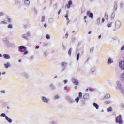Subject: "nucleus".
<instances>
[{
    "instance_id": "1",
    "label": "nucleus",
    "mask_w": 124,
    "mask_h": 124,
    "mask_svg": "<svg viewBox=\"0 0 124 124\" xmlns=\"http://www.w3.org/2000/svg\"><path fill=\"white\" fill-rule=\"evenodd\" d=\"M3 42L8 47H12V46H13V45H14V44L12 43H9V40H8V38L7 37H5L3 38Z\"/></svg>"
},
{
    "instance_id": "2",
    "label": "nucleus",
    "mask_w": 124,
    "mask_h": 124,
    "mask_svg": "<svg viewBox=\"0 0 124 124\" xmlns=\"http://www.w3.org/2000/svg\"><path fill=\"white\" fill-rule=\"evenodd\" d=\"M27 50V48L26 46H21L19 47V51L21 52H24V55H27V54H29V51H26Z\"/></svg>"
},
{
    "instance_id": "3",
    "label": "nucleus",
    "mask_w": 124,
    "mask_h": 124,
    "mask_svg": "<svg viewBox=\"0 0 124 124\" xmlns=\"http://www.w3.org/2000/svg\"><path fill=\"white\" fill-rule=\"evenodd\" d=\"M116 123H119L120 124H123V118H122L121 115H119V116L116 118Z\"/></svg>"
},
{
    "instance_id": "4",
    "label": "nucleus",
    "mask_w": 124,
    "mask_h": 124,
    "mask_svg": "<svg viewBox=\"0 0 124 124\" xmlns=\"http://www.w3.org/2000/svg\"><path fill=\"white\" fill-rule=\"evenodd\" d=\"M41 99L42 102H43L44 103H49V102H50V99L45 96H42Z\"/></svg>"
},
{
    "instance_id": "5",
    "label": "nucleus",
    "mask_w": 124,
    "mask_h": 124,
    "mask_svg": "<svg viewBox=\"0 0 124 124\" xmlns=\"http://www.w3.org/2000/svg\"><path fill=\"white\" fill-rule=\"evenodd\" d=\"M66 99H67V100H68L69 101V102L70 104H71V103H74V102H75V101H74L73 98L72 97H71L70 96H66Z\"/></svg>"
},
{
    "instance_id": "6",
    "label": "nucleus",
    "mask_w": 124,
    "mask_h": 124,
    "mask_svg": "<svg viewBox=\"0 0 124 124\" xmlns=\"http://www.w3.org/2000/svg\"><path fill=\"white\" fill-rule=\"evenodd\" d=\"M82 96H83V93L80 92L79 93V96L75 99V101H76L77 103H79V100L82 98Z\"/></svg>"
},
{
    "instance_id": "7",
    "label": "nucleus",
    "mask_w": 124,
    "mask_h": 124,
    "mask_svg": "<svg viewBox=\"0 0 124 124\" xmlns=\"http://www.w3.org/2000/svg\"><path fill=\"white\" fill-rule=\"evenodd\" d=\"M123 88V86H122V83H121V81H117L116 82V89L117 90H122Z\"/></svg>"
},
{
    "instance_id": "8",
    "label": "nucleus",
    "mask_w": 124,
    "mask_h": 124,
    "mask_svg": "<svg viewBox=\"0 0 124 124\" xmlns=\"http://www.w3.org/2000/svg\"><path fill=\"white\" fill-rule=\"evenodd\" d=\"M119 67H120L122 70H124V61H121L119 62Z\"/></svg>"
},
{
    "instance_id": "9",
    "label": "nucleus",
    "mask_w": 124,
    "mask_h": 124,
    "mask_svg": "<svg viewBox=\"0 0 124 124\" xmlns=\"http://www.w3.org/2000/svg\"><path fill=\"white\" fill-rule=\"evenodd\" d=\"M122 26V22L119 20H117L115 22V27L117 28V29H119L121 28V26Z\"/></svg>"
},
{
    "instance_id": "10",
    "label": "nucleus",
    "mask_w": 124,
    "mask_h": 124,
    "mask_svg": "<svg viewBox=\"0 0 124 124\" xmlns=\"http://www.w3.org/2000/svg\"><path fill=\"white\" fill-rule=\"evenodd\" d=\"M71 81L73 84H74V85H75L76 86H78V85H79V80H78V79L72 78L71 79Z\"/></svg>"
},
{
    "instance_id": "11",
    "label": "nucleus",
    "mask_w": 124,
    "mask_h": 124,
    "mask_svg": "<svg viewBox=\"0 0 124 124\" xmlns=\"http://www.w3.org/2000/svg\"><path fill=\"white\" fill-rule=\"evenodd\" d=\"M4 67L6 69H8V68L11 67V64L9 62H7L6 63L4 64Z\"/></svg>"
},
{
    "instance_id": "12",
    "label": "nucleus",
    "mask_w": 124,
    "mask_h": 124,
    "mask_svg": "<svg viewBox=\"0 0 124 124\" xmlns=\"http://www.w3.org/2000/svg\"><path fill=\"white\" fill-rule=\"evenodd\" d=\"M29 36H31V33L30 32H28L27 34H24L22 35V38L24 39H28Z\"/></svg>"
},
{
    "instance_id": "13",
    "label": "nucleus",
    "mask_w": 124,
    "mask_h": 124,
    "mask_svg": "<svg viewBox=\"0 0 124 124\" xmlns=\"http://www.w3.org/2000/svg\"><path fill=\"white\" fill-rule=\"evenodd\" d=\"M87 15L89 16V18H91V19L93 18V13H91V11H88L87 12Z\"/></svg>"
},
{
    "instance_id": "14",
    "label": "nucleus",
    "mask_w": 124,
    "mask_h": 124,
    "mask_svg": "<svg viewBox=\"0 0 124 124\" xmlns=\"http://www.w3.org/2000/svg\"><path fill=\"white\" fill-rule=\"evenodd\" d=\"M95 70H96V68L95 67H92L90 69V73L93 74L95 72Z\"/></svg>"
},
{
    "instance_id": "15",
    "label": "nucleus",
    "mask_w": 124,
    "mask_h": 124,
    "mask_svg": "<svg viewBox=\"0 0 124 124\" xmlns=\"http://www.w3.org/2000/svg\"><path fill=\"white\" fill-rule=\"evenodd\" d=\"M3 56L4 59H5L6 60H9V59H10L11 58L10 55L7 54H4L3 55Z\"/></svg>"
},
{
    "instance_id": "16",
    "label": "nucleus",
    "mask_w": 124,
    "mask_h": 124,
    "mask_svg": "<svg viewBox=\"0 0 124 124\" xmlns=\"http://www.w3.org/2000/svg\"><path fill=\"white\" fill-rule=\"evenodd\" d=\"M84 99L88 100L90 98V95L88 93H86L83 95Z\"/></svg>"
},
{
    "instance_id": "17",
    "label": "nucleus",
    "mask_w": 124,
    "mask_h": 124,
    "mask_svg": "<svg viewBox=\"0 0 124 124\" xmlns=\"http://www.w3.org/2000/svg\"><path fill=\"white\" fill-rule=\"evenodd\" d=\"M114 62V61L111 58H109L108 61V64H111Z\"/></svg>"
},
{
    "instance_id": "18",
    "label": "nucleus",
    "mask_w": 124,
    "mask_h": 124,
    "mask_svg": "<svg viewBox=\"0 0 124 124\" xmlns=\"http://www.w3.org/2000/svg\"><path fill=\"white\" fill-rule=\"evenodd\" d=\"M111 95H110V94L109 93H107L104 96V98H105L106 99H109Z\"/></svg>"
},
{
    "instance_id": "19",
    "label": "nucleus",
    "mask_w": 124,
    "mask_h": 124,
    "mask_svg": "<svg viewBox=\"0 0 124 124\" xmlns=\"http://www.w3.org/2000/svg\"><path fill=\"white\" fill-rule=\"evenodd\" d=\"M5 119H6V121H7V122H8V123H10V124H11V123H12V119H11V118L8 117V116H5Z\"/></svg>"
},
{
    "instance_id": "20",
    "label": "nucleus",
    "mask_w": 124,
    "mask_h": 124,
    "mask_svg": "<svg viewBox=\"0 0 124 124\" xmlns=\"http://www.w3.org/2000/svg\"><path fill=\"white\" fill-rule=\"evenodd\" d=\"M49 88H50L51 90H55L56 89V86L53 83H50L49 85Z\"/></svg>"
},
{
    "instance_id": "21",
    "label": "nucleus",
    "mask_w": 124,
    "mask_h": 124,
    "mask_svg": "<svg viewBox=\"0 0 124 124\" xmlns=\"http://www.w3.org/2000/svg\"><path fill=\"white\" fill-rule=\"evenodd\" d=\"M117 8H118V4H117V3H115V4L114 6V7H113V10L115 12H117Z\"/></svg>"
},
{
    "instance_id": "22",
    "label": "nucleus",
    "mask_w": 124,
    "mask_h": 124,
    "mask_svg": "<svg viewBox=\"0 0 124 124\" xmlns=\"http://www.w3.org/2000/svg\"><path fill=\"white\" fill-rule=\"evenodd\" d=\"M104 103L105 105H108V104H110L112 103V101L111 100L106 101H105Z\"/></svg>"
},
{
    "instance_id": "23",
    "label": "nucleus",
    "mask_w": 124,
    "mask_h": 124,
    "mask_svg": "<svg viewBox=\"0 0 124 124\" xmlns=\"http://www.w3.org/2000/svg\"><path fill=\"white\" fill-rule=\"evenodd\" d=\"M30 0H24V4H25V5H30Z\"/></svg>"
},
{
    "instance_id": "24",
    "label": "nucleus",
    "mask_w": 124,
    "mask_h": 124,
    "mask_svg": "<svg viewBox=\"0 0 124 124\" xmlns=\"http://www.w3.org/2000/svg\"><path fill=\"white\" fill-rule=\"evenodd\" d=\"M48 22L49 24H53V23H54V18H49L48 19Z\"/></svg>"
},
{
    "instance_id": "25",
    "label": "nucleus",
    "mask_w": 124,
    "mask_h": 124,
    "mask_svg": "<svg viewBox=\"0 0 124 124\" xmlns=\"http://www.w3.org/2000/svg\"><path fill=\"white\" fill-rule=\"evenodd\" d=\"M93 106H94V107H95V108H96V109H99V105H98V104H97L96 103H93Z\"/></svg>"
},
{
    "instance_id": "26",
    "label": "nucleus",
    "mask_w": 124,
    "mask_h": 124,
    "mask_svg": "<svg viewBox=\"0 0 124 124\" xmlns=\"http://www.w3.org/2000/svg\"><path fill=\"white\" fill-rule=\"evenodd\" d=\"M121 78L122 82H124V73L121 74Z\"/></svg>"
},
{
    "instance_id": "27",
    "label": "nucleus",
    "mask_w": 124,
    "mask_h": 124,
    "mask_svg": "<svg viewBox=\"0 0 124 124\" xmlns=\"http://www.w3.org/2000/svg\"><path fill=\"white\" fill-rule=\"evenodd\" d=\"M48 55H49V54L48 53L47 51H45L43 53V56L45 58H46V57H48Z\"/></svg>"
},
{
    "instance_id": "28",
    "label": "nucleus",
    "mask_w": 124,
    "mask_h": 124,
    "mask_svg": "<svg viewBox=\"0 0 124 124\" xmlns=\"http://www.w3.org/2000/svg\"><path fill=\"white\" fill-rule=\"evenodd\" d=\"M61 65L62 67H66V66H67V63L65 62H64L62 63Z\"/></svg>"
},
{
    "instance_id": "29",
    "label": "nucleus",
    "mask_w": 124,
    "mask_h": 124,
    "mask_svg": "<svg viewBox=\"0 0 124 124\" xmlns=\"http://www.w3.org/2000/svg\"><path fill=\"white\" fill-rule=\"evenodd\" d=\"M81 106H84V105H86V101L84 100H82L81 101Z\"/></svg>"
},
{
    "instance_id": "30",
    "label": "nucleus",
    "mask_w": 124,
    "mask_h": 124,
    "mask_svg": "<svg viewBox=\"0 0 124 124\" xmlns=\"http://www.w3.org/2000/svg\"><path fill=\"white\" fill-rule=\"evenodd\" d=\"M22 75L23 76H24L26 78H29V74L27 73H23Z\"/></svg>"
},
{
    "instance_id": "31",
    "label": "nucleus",
    "mask_w": 124,
    "mask_h": 124,
    "mask_svg": "<svg viewBox=\"0 0 124 124\" xmlns=\"http://www.w3.org/2000/svg\"><path fill=\"white\" fill-rule=\"evenodd\" d=\"M60 97H61V96L60 95L58 94L54 96V100L59 99V98H60Z\"/></svg>"
},
{
    "instance_id": "32",
    "label": "nucleus",
    "mask_w": 124,
    "mask_h": 124,
    "mask_svg": "<svg viewBox=\"0 0 124 124\" xmlns=\"http://www.w3.org/2000/svg\"><path fill=\"white\" fill-rule=\"evenodd\" d=\"M115 12H113L112 14H111V19H114L115 18Z\"/></svg>"
},
{
    "instance_id": "33",
    "label": "nucleus",
    "mask_w": 124,
    "mask_h": 124,
    "mask_svg": "<svg viewBox=\"0 0 124 124\" xmlns=\"http://www.w3.org/2000/svg\"><path fill=\"white\" fill-rule=\"evenodd\" d=\"M112 24H113V22H109L108 23L107 27H108V28H111V27H112Z\"/></svg>"
},
{
    "instance_id": "34",
    "label": "nucleus",
    "mask_w": 124,
    "mask_h": 124,
    "mask_svg": "<svg viewBox=\"0 0 124 124\" xmlns=\"http://www.w3.org/2000/svg\"><path fill=\"white\" fill-rule=\"evenodd\" d=\"M107 110L108 112H112V107H109Z\"/></svg>"
},
{
    "instance_id": "35",
    "label": "nucleus",
    "mask_w": 124,
    "mask_h": 124,
    "mask_svg": "<svg viewBox=\"0 0 124 124\" xmlns=\"http://www.w3.org/2000/svg\"><path fill=\"white\" fill-rule=\"evenodd\" d=\"M72 52V48H70L69 50V51H68V55H70V56H71V53Z\"/></svg>"
},
{
    "instance_id": "36",
    "label": "nucleus",
    "mask_w": 124,
    "mask_h": 124,
    "mask_svg": "<svg viewBox=\"0 0 124 124\" xmlns=\"http://www.w3.org/2000/svg\"><path fill=\"white\" fill-rule=\"evenodd\" d=\"M44 21H45V16H42L41 22H42V23H43V22H44Z\"/></svg>"
},
{
    "instance_id": "37",
    "label": "nucleus",
    "mask_w": 124,
    "mask_h": 124,
    "mask_svg": "<svg viewBox=\"0 0 124 124\" xmlns=\"http://www.w3.org/2000/svg\"><path fill=\"white\" fill-rule=\"evenodd\" d=\"M96 23L97 25H99V24H100V18H99L96 20Z\"/></svg>"
},
{
    "instance_id": "38",
    "label": "nucleus",
    "mask_w": 124,
    "mask_h": 124,
    "mask_svg": "<svg viewBox=\"0 0 124 124\" xmlns=\"http://www.w3.org/2000/svg\"><path fill=\"white\" fill-rule=\"evenodd\" d=\"M7 20L9 23H11V22H12V19L8 17H7Z\"/></svg>"
},
{
    "instance_id": "39",
    "label": "nucleus",
    "mask_w": 124,
    "mask_h": 124,
    "mask_svg": "<svg viewBox=\"0 0 124 124\" xmlns=\"http://www.w3.org/2000/svg\"><path fill=\"white\" fill-rule=\"evenodd\" d=\"M80 58V53H78L77 55V61H79Z\"/></svg>"
},
{
    "instance_id": "40",
    "label": "nucleus",
    "mask_w": 124,
    "mask_h": 124,
    "mask_svg": "<svg viewBox=\"0 0 124 124\" xmlns=\"http://www.w3.org/2000/svg\"><path fill=\"white\" fill-rule=\"evenodd\" d=\"M8 28L9 29H13V27L12 26V24H10L8 25Z\"/></svg>"
},
{
    "instance_id": "41",
    "label": "nucleus",
    "mask_w": 124,
    "mask_h": 124,
    "mask_svg": "<svg viewBox=\"0 0 124 124\" xmlns=\"http://www.w3.org/2000/svg\"><path fill=\"white\" fill-rule=\"evenodd\" d=\"M46 37L47 39H50V36L49 34H46Z\"/></svg>"
},
{
    "instance_id": "42",
    "label": "nucleus",
    "mask_w": 124,
    "mask_h": 124,
    "mask_svg": "<svg viewBox=\"0 0 124 124\" xmlns=\"http://www.w3.org/2000/svg\"><path fill=\"white\" fill-rule=\"evenodd\" d=\"M54 9H57L58 8V3H56L54 6H53Z\"/></svg>"
},
{
    "instance_id": "43",
    "label": "nucleus",
    "mask_w": 124,
    "mask_h": 124,
    "mask_svg": "<svg viewBox=\"0 0 124 124\" xmlns=\"http://www.w3.org/2000/svg\"><path fill=\"white\" fill-rule=\"evenodd\" d=\"M0 117H7V116H6V115L5 114V113H2L0 114Z\"/></svg>"
},
{
    "instance_id": "44",
    "label": "nucleus",
    "mask_w": 124,
    "mask_h": 124,
    "mask_svg": "<svg viewBox=\"0 0 124 124\" xmlns=\"http://www.w3.org/2000/svg\"><path fill=\"white\" fill-rule=\"evenodd\" d=\"M119 91H121V93H123V94H124V89L122 88V89L119 90Z\"/></svg>"
},
{
    "instance_id": "45",
    "label": "nucleus",
    "mask_w": 124,
    "mask_h": 124,
    "mask_svg": "<svg viewBox=\"0 0 124 124\" xmlns=\"http://www.w3.org/2000/svg\"><path fill=\"white\" fill-rule=\"evenodd\" d=\"M108 15H107V14H106V13L105 14V19H106L107 20H108Z\"/></svg>"
},
{
    "instance_id": "46",
    "label": "nucleus",
    "mask_w": 124,
    "mask_h": 124,
    "mask_svg": "<svg viewBox=\"0 0 124 124\" xmlns=\"http://www.w3.org/2000/svg\"><path fill=\"white\" fill-rule=\"evenodd\" d=\"M89 91L90 92H93V91H95V89H93V88H89Z\"/></svg>"
},
{
    "instance_id": "47",
    "label": "nucleus",
    "mask_w": 124,
    "mask_h": 124,
    "mask_svg": "<svg viewBox=\"0 0 124 124\" xmlns=\"http://www.w3.org/2000/svg\"><path fill=\"white\" fill-rule=\"evenodd\" d=\"M93 50H94V48L92 47L90 49V53H93Z\"/></svg>"
},
{
    "instance_id": "48",
    "label": "nucleus",
    "mask_w": 124,
    "mask_h": 124,
    "mask_svg": "<svg viewBox=\"0 0 124 124\" xmlns=\"http://www.w3.org/2000/svg\"><path fill=\"white\" fill-rule=\"evenodd\" d=\"M68 5L70 6L72 5V1H69L68 2Z\"/></svg>"
},
{
    "instance_id": "49",
    "label": "nucleus",
    "mask_w": 124,
    "mask_h": 124,
    "mask_svg": "<svg viewBox=\"0 0 124 124\" xmlns=\"http://www.w3.org/2000/svg\"><path fill=\"white\" fill-rule=\"evenodd\" d=\"M120 107H121V108H124V104H121L120 105Z\"/></svg>"
},
{
    "instance_id": "50",
    "label": "nucleus",
    "mask_w": 124,
    "mask_h": 124,
    "mask_svg": "<svg viewBox=\"0 0 124 124\" xmlns=\"http://www.w3.org/2000/svg\"><path fill=\"white\" fill-rule=\"evenodd\" d=\"M57 86H59V87H61V86H62V83L61 82H58L57 83Z\"/></svg>"
},
{
    "instance_id": "51",
    "label": "nucleus",
    "mask_w": 124,
    "mask_h": 124,
    "mask_svg": "<svg viewBox=\"0 0 124 124\" xmlns=\"http://www.w3.org/2000/svg\"><path fill=\"white\" fill-rule=\"evenodd\" d=\"M67 82H68V80L67 79H65L64 80V84H67Z\"/></svg>"
},
{
    "instance_id": "52",
    "label": "nucleus",
    "mask_w": 124,
    "mask_h": 124,
    "mask_svg": "<svg viewBox=\"0 0 124 124\" xmlns=\"http://www.w3.org/2000/svg\"><path fill=\"white\" fill-rule=\"evenodd\" d=\"M48 43H44V46H48Z\"/></svg>"
},
{
    "instance_id": "53",
    "label": "nucleus",
    "mask_w": 124,
    "mask_h": 124,
    "mask_svg": "<svg viewBox=\"0 0 124 124\" xmlns=\"http://www.w3.org/2000/svg\"><path fill=\"white\" fill-rule=\"evenodd\" d=\"M62 49H63V50H65V49H66V48H65V46H64V45H62Z\"/></svg>"
},
{
    "instance_id": "54",
    "label": "nucleus",
    "mask_w": 124,
    "mask_h": 124,
    "mask_svg": "<svg viewBox=\"0 0 124 124\" xmlns=\"http://www.w3.org/2000/svg\"><path fill=\"white\" fill-rule=\"evenodd\" d=\"M4 15V14L3 13H0V16H3Z\"/></svg>"
},
{
    "instance_id": "55",
    "label": "nucleus",
    "mask_w": 124,
    "mask_h": 124,
    "mask_svg": "<svg viewBox=\"0 0 124 124\" xmlns=\"http://www.w3.org/2000/svg\"><path fill=\"white\" fill-rule=\"evenodd\" d=\"M105 21V19H104V18H103L102 19L101 23H104Z\"/></svg>"
},
{
    "instance_id": "56",
    "label": "nucleus",
    "mask_w": 124,
    "mask_h": 124,
    "mask_svg": "<svg viewBox=\"0 0 124 124\" xmlns=\"http://www.w3.org/2000/svg\"><path fill=\"white\" fill-rule=\"evenodd\" d=\"M50 124H56V122L55 121H52L50 122Z\"/></svg>"
},
{
    "instance_id": "57",
    "label": "nucleus",
    "mask_w": 124,
    "mask_h": 124,
    "mask_svg": "<svg viewBox=\"0 0 124 124\" xmlns=\"http://www.w3.org/2000/svg\"><path fill=\"white\" fill-rule=\"evenodd\" d=\"M65 37H66V38H67L68 37V33H66Z\"/></svg>"
},
{
    "instance_id": "58",
    "label": "nucleus",
    "mask_w": 124,
    "mask_h": 124,
    "mask_svg": "<svg viewBox=\"0 0 124 124\" xmlns=\"http://www.w3.org/2000/svg\"><path fill=\"white\" fill-rule=\"evenodd\" d=\"M64 91H66V90H67V86H65L64 88Z\"/></svg>"
},
{
    "instance_id": "59",
    "label": "nucleus",
    "mask_w": 124,
    "mask_h": 124,
    "mask_svg": "<svg viewBox=\"0 0 124 124\" xmlns=\"http://www.w3.org/2000/svg\"><path fill=\"white\" fill-rule=\"evenodd\" d=\"M35 49H39V46H36Z\"/></svg>"
},
{
    "instance_id": "60",
    "label": "nucleus",
    "mask_w": 124,
    "mask_h": 124,
    "mask_svg": "<svg viewBox=\"0 0 124 124\" xmlns=\"http://www.w3.org/2000/svg\"><path fill=\"white\" fill-rule=\"evenodd\" d=\"M1 93H5V91L4 90H1Z\"/></svg>"
},
{
    "instance_id": "61",
    "label": "nucleus",
    "mask_w": 124,
    "mask_h": 124,
    "mask_svg": "<svg viewBox=\"0 0 124 124\" xmlns=\"http://www.w3.org/2000/svg\"><path fill=\"white\" fill-rule=\"evenodd\" d=\"M67 8H70V5L69 4L67 5Z\"/></svg>"
},
{
    "instance_id": "62",
    "label": "nucleus",
    "mask_w": 124,
    "mask_h": 124,
    "mask_svg": "<svg viewBox=\"0 0 124 124\" xmlns=\"http://www.w3.org/2000/svg\"><path fill=\"white\" fill-rule=\"evenodd\" d=\"M58 78V76H54V77L53 78V79H56V78Z\"/></svg>"
},
{
    "instance_id": "63",
    "label": "nucleus",
    "mask_w": 124,
    "mask_h": 124,
    "mask_svg": "<svg viewBox=\"0 0 124 124\" xmlns=\"http://www.w3.org/2000/svg\"><path fill=\"white\" fill-rule=\"evenodd\" d=\"M44 27L45 28H47V24H45L44 25Z\"/></svg>"
},
{
    "instance_id": "64",
    "label": "nucleus",
    "mask_w": 124,
    "mask_h": 124,
    "mask_svg": "<svg viewBox=\"0 0 124 124\" xmlns=\"http://www.w3.org/2000/svg\"><path fill=\"white\" fill-rule=\"evenodd\" d=\"M61 13V9L58 12V15H60Z\"/></svg>"
}]
</instances>
